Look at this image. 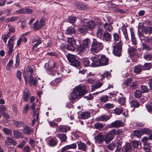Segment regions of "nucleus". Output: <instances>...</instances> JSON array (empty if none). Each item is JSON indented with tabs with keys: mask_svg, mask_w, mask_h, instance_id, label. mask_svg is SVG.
I'll use <instances>...</instances> for the list:
<instances>
[{
	"mask_svg": "<svg viewBox=\"0 0 152 152\" xmlns=\"http://www.w3.org/2000/svg\"><path fill=\"white\" fill-rule=\"evenodd\" d=\"M19 53H17V55L15 56V66L16 67H19L20 66L19 63L20 62V60L19 58Z\"/></svg>",
	"mask_w": 152,
	"mask_h": 152,
	"instance_id": "obj_42",
	"label": "nucleus"
},
{
	"mask_svg": "<svg viewBox=\"0 0 152 152\" xmlns=\"http://www.w3.org/2000/svg\"><path fill=\"white\" fill-rule=\"evenodd\" d=\"M142 31L143 33L145 34L150 35L152 34V27L144 26L142 28Z\"/></svg>",
	"mask_w": 152,
	"mask_h": 152,
	"instance_id": "obj_14",
	"label": "nucleus"
},
{
	"mask_svg": "<svg viewBox=\"0 0 152 152\" xmlns=\"http://www.w3.org/2000/svg\"><path fill=\"white\" fill-rule=\"evenodd\" d=\"M132 150V146L130 143H126L122 148V152H131Z\"/></svg>",
	"mask_w": 152,
	"mask_h": 152,
	"instance_id": "obj_12",
	"label": "nucleus"
},
{
	"mask_svg": "<svg viewBox=\"0 0 152 152\" xmlns=\"http://www.w3.org/2000/svg\"><path fill=\"white\" fill-rule=\"evenodd\" d=\"M45 23V19L44 18L41 19L39 24V27L41 28L43 26L44 23Z\"/></svg>",
	"mask_w": 152,
	"mask_h": 152,
	"instance_id": "obj_62",
	"label": "nucleus"
},
{
	"mask_svg": "<svg viewBox=\"0 0 152 152\" xmlns=\"http://www.w3.org/2000/svg\"><path fill=\"white\" fill-rule=\"evenodd\" d=\"M87 92V90L84 89L80 85L75 87L73 92L71 93V96L69 97V99L72 101L76 99L78 100Z\"/></svg>",
	"mask_w": 152,
	"mask_h": 152,
	"instance_id": "obj_1",
	"label": "nucleus"
},
{
	"mask_svg": "<svg viewBox=\"0 0 152 152\" xmlns=\"http://www.w3.org/2000/svg\"><path fill=\"white\" fill-rule=\"evenodd\" d=\"M83 63L84 64V66L85 67H87L88 66L90 65V62L89 59L86 58V59H84L83 60Z\"/></svg>",
	"mask_w": 152,
	"mask_h": 152,
	"instance_id": "obj_60",
	"label": "nucleus"
},
{
	"mask_svg": "<svg viewBox=\"0 0 152 152\" xmlns=\"http://www.w3.org/2000/svg\"><path fill=\"white\" fill-rule=\"evenodd\" d=\"M104 31L103 29L101 28H98L97 32V36L100 39H102Z\"/></svg>",
	"mask_w": 152,
	"mask_h": 152,
	"instance_id": "obj_25",
	"label": "nucleus"
},
{
	"mask_svg": "<svg viewBox=\"0 0 152 152\" xmlns=\"http://www.w3.org/2000/svg\"><path fill=\"white\" fill-rule=\"evenodd\" d=\"M33 28L34 30L35 31L38 30L39 28H41L39 26V22L37 20L34 23Z\"/></svg>",
	"mask_w": 152,
	"mask_h": 152,
	"instance_id": "obj_51",
	"label": "nucleus"
},
{
	"mask_svg": "<svg viewBox=\"0 0 152 152\" xmlns=\"http://www.w3.org/2000/svg\"><path fill=\"white\" fill-rule=\"evenodd\" d=\"M6 140L10 143L14 145H15L16 144V142L15 140L12 138H10L8 137H6Z\"/></svg>",
	"mask_w": 152,
	"mask_h": 152,
	"instance_id": "obj_52",
	"label": "nucleus"
},
{
	"mask_svg": "<svg viewBox=\"0 0 152 152\" xmlns=\"http://www.w3.org/2000/svg\"><path fill=\"white\" fill-rule=\"evenodd\" d=\"M140 142L136 141H133L132 142V145L134 148H137L139 145Z\"/></svg>",
	"mask_w": 152,
	"mask_h": 152,
	"instance_id": "obj_64",
	"label": "nucleus"
},
{
	"mask_svg": "<svg viewBox=\"0 0 152 152\" xmlns=\"http://www.w3.org/2000/svg\"><path fill=\"white\" fill-rule=\"evenodd\" d=\"M14 124L17 127L20 128L22 126H23L24 128V123L22 122L19 121H15L14 122Z\"/></svg>",
	"mask_w": 152,
	"mask_h": 152,
	"instance_id": "obj_36",
	"label": "nucleus"
},
{
	"mask_svg": "<svg viewBox=\"0 0 152 152\" xmlns=\"http://www.w3.org/2000/svg\"><path fill=\"white\" fill-rule=\"evenodd\" d=\"M121 133V131L115 129L111 130L110 132H108L104 136L105 142L107 144H108L113 140L116 135H119Z\"/></svg>",
	"mask_w": 152,
	"mask_h": 152,
	"instance_id": "obj_3",
	"label": "nucleus"
},
{
	"mask_svg": "<svg viewBox=\"0 0 152 152\" xmlns=\"http://www.w3.org/2000/svg\"><path fill=\"white\" fill-rule=\"evenodd\" d=\"M123 109H119L117 107H116L114 110V113L116 115H119L122 113L123 111Z\"/></svg>",
	"mask_w": 152,
	"mask_h": 152,
	"instance_id": "obj_48",
	"label": "nucleus"
},
{
	"mask_svg": "<svg viewBox=\"0 0 152 152\" xmlns=\"http://www.w3.org/2000/svg\"><path fill=\"white\" fill-rule=\"evenodd\" d=\"M113 41L114 42H116L118 41H121V35L117 33H114L113 34Z\"/></svg>",
	"mask_w": 152,
	"mask_h": 152,
	"instance_id": "obj_26",
	"label": "nucleus"
},
{
	"mask_svg": "<svg viewBox=\"0 0 152 152\" xmlns=\"http://www.w3.org/2000/svg\"><path fill=\"white\" fill-rule=\"evenodd\" d=\"M114 107V105L113 104L107 103L104 104V107L107 109H111L113 108Z\"/></svg>",
	"mask_w": 152,
	"mask_h": 152,
	"instance_id": "obj_54",
	"label": "nucleus"
},
{
	"mask_svg": "<svg viewBox=\"0 0 152 152\" xmlns=\"http://www.w3.org/2000/svg\"><path fill=\"white\" fill-rule=\"evenodd\" d=\"M88 30L87 27L86 26V23H85L84 25H82L79 27L78 31L80 33H84L86 31Z\"/></svg>",
	"mask_w": 152,
	"mask_h": 152,
	"instance_id": "obj_30",
	"label": "nucleus"
},
{
	"mask_svg": "<svg viewBox=\"0 0 152 152\" xmlns=\"http://www.w3.org/2000/svg\"><path fill=\"white\" fill-rule=\"evenodd\" d=\"M116 145L117 144L116 143H112V144L109 145L108 146V148L109 149L112 150L115 148L116 147Z\"/></svg>",
	"mask_w": 152,
	"mask_h": 152,
	"instance_id": "obj_59",
	"label": "nucleus"
},
{
	"mask_svg": "<svg viewBox=\"0 0 152 152\" xmlns=\"http://www.w3.org/2000/svg\"><path fill=\"white\" fill-rule=\"evenodd\" d=\"M13 134L15 137L16 138L19 137L21 134V133L20 132L17 130H15L13 131Z\"/></svg>",
	"mask_w": 152,
	"mask_h": 152,
	"instance_id": "obj_56",
	"label": "nucleus"
},
{
	"mask_svg": "<svg viewBox=\"0 0 152 152\" xmlns=\"http://www.w3.org/2000/svg\"><path fill=\"white\" fill-rule=\"evenodd\" d=\"M41 38L38 37L37 40H36L35 42L37 41L34 46H33L31 48L32 51H34V49L35 48H36L39 44L42 43V41L41 40Z\"/></svg>",
	"mask_w": 152,
	"mask_h": 152,
	"instance_id": "obj_29",
	"label": "nucleus"
},
{
	"mask_svg": "<svg viewBox=\"0 0 152 152\" xmlns=\"http://www.w3.org/2000/svg\"><path fill=\"white\" fill-rule=\"evenodd\" d=\"M18 19V17L17 16H13L10 18H7L5 20V22L7 23L10 22H14Z\"/></svg>",
	"mask_w": 152,
	"mask_h": 152,
	"instance_id": "obj_39",
	"label": "nucleus"
},
{
	"mask_svg": "<svg viewBox=\"0 0 152 152\" xmlns=\"http://www.w3.org/2000/svg\"><path fill=\"white\" fill-rule=\"evenodd\" d=\"M94 139L96 143L99 144L102 143L105 141L104 137L101 134H98L94 137Z\"/></svg>",
	"mask_w": 152,
	"mask_h": 152,
	"instance_id": "obj_11",
	"label": "nucleus"
},
{
	"mask_svg": "<svg viewBox=\"0 0 152 152\" xmlns=\"http://www.w3.org/2000/svg\"><path fill=\"white\" fill-rule=\"evenodd\" d=\"M27 71V72H29L31 74H33L34 72L33 68L30 66H28L26 68Z\"/></svg>",
	"mask_w": 152,
	"mask_h": 152,
	"instance_id": "obj_63",
	"label": "nucleus"
},
{
	"mask_svg": "<svg viewBox=\"0 0 152 152\" xmlns=\"http://www.w3.org/2000/svg\"><path fill=\"white\" fill-rule=\"evenodd\" d=\"M141 130H136L134 131V135L138 138H140L142 135Z\"/></svg>",
	"mask_w": 152,
	"mask_h": 152,
	"instance_id": "obj_44",
	"label": "nucleus"
},
{
	"mask_svg": "<svg viewBox=\"0 0 152 152\" xmlns=\"http://www.w3.org/2000/svg\"><path fill=\"white\" fill-rule=\"evenodd\" d=\"M87 146L86 145L81 142L78 144V148L79 149L85 151L86 150Z\"/></svg>",
	"mask_w": 152,
	"mask_h": 152,
	"instance_id": "obj_38",
	"label": "nucleus"
},
{
	"mask_svg": "<svg viewBox=\"0 0 152 152\" xmlns=\"http://www.w3.org/2000/svg\"><path fill=\"white\" fill-rule=\"evenodd\" d=\"M56 137H58L62 142L66 141L67 137L64 134L61 133L59 134L56 135Z\"/></svg>",
	"mask_w": 152,
	"mask_h": 152,
	"instance_id": "obj_20",
	"label": "nucleus"
},
{
	"mask_svg": "<svg viewBox=\"0 0 152 152\" xmlns=\"http://www.w3.org/2000/svg\"><path fill=\"white\" fill-rule=\"evenodd\" d=\"M80 117L82 119H87L90 117V113L88 112H83L80 115Z\"/></svg>",
	"mask_w": 152,
	"mask_h": 152,
	"instance_id": "obj_32",
	"label": "nucleus"
},
{
	"mask_svg": "<svg viewBox=\"0 0 152 152\" xmlns=\"http://www.w3.org/2000/svg\"><path fill=\"white\" fill-rule=\"evenodd\" d=\"M142 70H143L150 69L151 68V65L150 63H145L143 66H142Z\"/></svg>",
	"mask_w": 152,
	"mask_h": 152,
	"instance_id": "obj_41",
	"label": "nucleus"
},
{
	"mask_svg": "<svg viewBox=\"0 0 152 152\" xmlns=\"http://www.w3.org/2000/svg\"><path fill=\"white\" fill-rule=\"evenodd\" d=\"M102 39L105 40L106 41H110L111 39V34L107 32H105L104 33Z\"/></svg>",
	"mask_w": 152,
	"mask_h": 152,
	"instance_id": "obj_22",
	"label": "nucleus"
},
{
	"mask_svg": "<svg viewBox=\"0 0 152 152\" xmlns=\"http://www.w3.org/2000/svg\"><path fill=\"white\" fill-rule=\"evenodd\" d=\"M140 39L141 40L143 41L145 43H148L152 42L151 37L149 38V37H147L145 36L141 37Z\"/></svg>",
	"mask_w": 152,
	"mask_h": 152,
	"instance_id": "obj_35",
	"label": "nucleus"
},
{
	"mask_svg": "<svg viewBox=\"0 0 152 152\" xmlns=\"http://www.w3.org/2000/svg\"><path fill=\"white\" fill-rule=\"evenodd\" d=\"M30 95V92L28 89L26 88L22 91V98L24 102H28Z\"/></svg>",
	"mask_w": 152,
	"mask_h": 152,
	"instance_id": "obj_8",
	"label": "nucleus"
},
{
	"mask_svg": "<svg viewBox=\"0 0 152 152\" xmlns=\"http://www.w3.org/2000/svg\"><path fill=\"white\" fill-rule=\"evenodd\" d=\"M58 140L56 138H50L48 142V145L50 147H54L57 145Z\"/></svg>",
	"mask_w": 152,
	"mask_h": 152,
	"instance_id": "obj_15",
	"label": "nucleus"
},
{
	"mask_svg": "<svg viewBox=\"0 0 152 152\" xmlns=\"http://www.w3.org/2000/svg\"><path fill=\"white\" fill-rule=\"evenodd\" d=\"M142 47L143 49L145 50H151L152 49V47L149 46L145 43H143L142 44Z\"/></svg>",
	"mask_w": 152,
	"mask_h": 152,
	"instance_id": "obj_55",
	"label": "nucleus"
},
{
	"mask_svg": "<svg viewBox=\"0 0 152 152\" xmlns=\"http://www.w3.org/2000/svg\"><path fill=\"white\" fill-rule=\"evenodd\" d=\"M104 27L105 30L110 32L113 29V26L110 24L106 23L104 24Z\"/></svg>",
	"mask_w": 152,
	"mask_h": 152,
	"instance_id": "obj_34",
	"label": "nucleus"
},
{
	"mask_svg": "<svg viewBox=\"0 0 152 152\" xmlns=\"http://www.w3.org/2000/svg\"><path fill=\"white\" fill-rule=\"evenodd\" d=\"M108 97L107 95H103L100 98V102L102 103H105L108 101Z\"/></svg>",
	"mask_w": 152,
	"mask_h": 152,
	"instance_id": "obj_43",
	"label": "nucleus"
},
{
	"mask_svg": "<svg viewBox=\"0 0 152 152\" xmlns=\"http://www.w3.org/2000/svg\"><path fill=\"white\" fill-rule=\"evenodd\" d=\"M22 75V72L20 70H18L17 71L16 76L17 78L20 82L21 80V76Z\"/></svg>",
	"mask_w": 152,
	"mask_h": 152,
	"instance_id": "obj_58",
	"label": "nucleus"
},
{
	"mask_svg": "<svg viewBox=\"0 0 152 152\" xmlns=\"http://www.w3.org/2000/svg\"><path fill=\"white\" fill-rule=\"evenodd\" d=\"M57 64L54 60L49 61L48 63H45L44 68L48 72H53L55 70L57 67Z\"/></svg>",
	"mask_w": 152,
	"mask_h": 152,
	"instance_id": "obj_7",
	"label": "nucleus"
},
{
	"mask_svg": "<svg viewBox=\"0 0 152 152\" xmlns=\"http://www.w3.org/2000/svg\"><path fill=\"white\" fill-rule=\"evenodd\" d=\"M133 68L134 72L137 74L140 73L142 70H142V66L140 65L134 66Z\"/></svg>",
	"mask_w": 152,
	"mask_h": 152,
	"instance_id": "obj_19",
	"label": "nucleus"
},
{
	"mask_svg": "<svg viewBox=\"0 0 152 152\" xmlns=\"http://www.w3.org/2000/svg\"><path fill=\"white\" fill-rule=\"evenodd\" d=\"M68 61L70 63L71 65L78 68L80 66V62L76 58V56L72 54H69L67 56Z\"/></svg>",
	"mask_w": 152,
	"mask_h": 152,
	"instance_id": "obj_6",
	"label": "nucleus"
},
{
	"mask_svg": "<svg viewBox=\"0 0 152 152\" xmlns=\"http://www.w3.org/2000/svg\"><path fill=\"white\" fill-rule=\"evenodd\" d=\"M134 108H137L140 107V104L139 102L135 100H132L130 102Z\"/></svg>",
	"mask_w": 152,
	"mask_h": 152,
	"instance_id": "obj_31",
	"label": "nucleus"
},
{
	"mask_svg": "<svg viewBox=\"0 0 152 152\" xmlns=\"http://www.w3.org/2000/svg\"><path fill=\"white\" fill-rule=\"evenodd\" d=\"M77 7L79 9L84 10L86 9L87 7L84 3L80 2L77 4Z\"/></svg>",
	"mask_w": 152,
	"mask_h": 152,
	"instance_id": "obj_33",
	"label": "nucleus"
},
{
	"mask_svg": "<svg viewBox=\"0 0 152 152\" xmlns=\"http://www.w3.org/2000/svg\"><path fill=\"white\" fill-rule=\"evenodd\" d=\"M3 131L4 133L7 135L11 134L12 132L11 129L6 128H4L3 129Z\"/></svg>",
	"mask_w": 152,
	"mask_h": 152,
	"instance_id": "obj_50",
	"label": "nucleus"
},
{
	"mask_svg": "<svg viewBox=\"0 0 152 152\" xmlns=\"http://www.w3.org/2000/svg\"><path fill=\"white\" fill-rule=\"evenodd\" d=\"M13 64V61L12 60H10L6 67V69L8 70H11L12 67V65Z\"/></svg>",
	"mask_w": 152,
	"mask_h": 152,
	"instance_id": "obj_49",
	"label": "nucleus"
},
{
	"mask_svg": "<svg viewBox=\"0 0 152 152\" xmlns=\"http://www.w3.org/2000/svg\"><path fill=\"white\" fill-rule=\"evenodd\" d=\"M124 126L123 123L120 120L115 121L110 124L108 126L109 128H118Z\"/></svg>",
	"mask_w": 152,
	"mask_h": 152,
	"instance_id": "obj_10",
	"label": "nucleus"
},
{
	"mask_svg": "<svg viewBox=\"0 0 152 152\" xmlns=\"http://www.w3.org/2000/svg\"><path fill=\"white\" fill-rule=\"evenodd\" d=\"M103 48V46L102 43L98 42L96 39H94L91 44V48L90 49L92 53H97L102 50Z\"/></svg>",
	"mask_w": 152,
	"mask_h": 152,
	"instance_id": "obj_4",
	"label": "nucleus"
},
{
	"mask_svg": "<svg viewBox=\"0 0 152 152\" xmlns=\"http://www.w3.org/2000/svg\"><path fill=\"white\" fill-rule=\"evenodd\" d=\"M142 92L140 90H137L134 92V95L136 98H140L142 96Z\"/></svg>",
	"mask_w": 152,
	"mask_h": 152,
	"instance_id": "obj_40",
	"label": "nucleus"
},
{
	"mask_svg": "<svg viewBox=\"0 0 152 152\" xmlns=\"http://www.w3.org/2000/svg\"><path fill=\"white\" fill-rule=\"evenodd\" d=\"M115 44V45L113 47V53L116 56L120 57L121 55V52L122 49L123 43L122 41L120 40L118 42Z\"/></svg>",
	"mask_w": 152,
	"mask_h": 152,
	"instance_id": "obj_5",
	"label": "nucleus"
},
{
	"mask_svg": "<svg viewBox=\"0 0 152 152\" xmlns=\"http://www.w3.org/2000/svg\"><path fill=\"white\" fill-rule=\"evenodd\" d=\"M132 80L131 78H128L126 80H125L122 83V85L126 86H128L129 85V84L132 82Z\"/></svg>",
	"mask_w": 152,
	"mask_h": 152,
	"instance_id": "obj_45",
	"label": "nucleus"
},
{
	"mask_svg": "<svg viewBox=\"0 0 152 152\" xmlns=\"http://www.w3.org/2000/svg\"><path fill=\"white\" fill-rule=\"evenodd\" d=\"M86 23L87 29L92 30L96 26V24L93 20H90L89 22H86Z\"/></svg>",
	"mask_w": 152,
	"mask_h": 152,
	"instance_id": "obj_16",
	"label": "nucleus"
},
{
	"mask_svg": "<svg viewBox=\"0 0 152 152\" xmlns=\"http://www.w3.org/2000/svg\"><path fill=\"white\" fill-rule=\"evenodd\" d=\"M77 17L74 16L73 15L69 16L67 19V21L72 24H74L77 21Z\"/></svg>",
	"mask_w": 152,
	"mask_h": 152,
	"instance_id": "obj_24",
	"label": "nucleus"
},
{
	"mask_svg": "<svg viewBox=\"0 0 152 152\" xmlns=\"http://www.w3.org/2000/svg\"><path fill=\"white\" fill-rule=\"evenodd\" d=\"M70 129L71 128L69 126L61 125L58 127V131L60 132L66 133L67 132L70 131Z\"/></svg>",
	"mask_w": 152,
	"mask_h": 152,
	"instance_id": "obj_17",
	"label": "nucleus"
},
{
	"mask_svg": "<svg viewBox=\"0 0 152 152\" xmlns=\"http://www.w3.org/2000/svg\"><path fill=\"white\" fill-rule=\"evenodd\" d=\"M122 30L123 33L124 35L126 40H129L128 35L127 33V29L125 26H123L122 27Z\"/></svg>",
	"mask_w": 152,
	"mask_h": 152,
	"instance_id": "obj_37",
	"label": "nucleus"
},
{
	"mask_svg": "<svg viewBox=\"0 0 152 152\" xmlns=\"http://www.w3.org/2000/svg\"><path fill=\"white\" fill-rule=\"evenodd\" d=\"M91 60L92 61L91 65L92 66L97 67L101 66V61L98 56L91 58Z\"/></svg>",
	"mask_w": 152,
	"mask_h": 152,
	"instance_id": "obj_9",
	"label": "nucleus"
},
{
	"mask_svg": "<svg viewBox=\"0 0 152 152\" xmlns=\"http://www.w3.org/2000/svg\"><path fill=\"white\" fill-rule=\"evenodd\" d=\"M101 63V66H104L107 65L109 61V59L107 58L105 55L101 56L99 58Z\"/></svg>",
	"mask_w": 152,
	"mask_h": 152,
	"instance_id": "obj_13",
	"label": "nucleus"
},
{
	"mask_svg": "<svg viewBox=\"0 0 152 152\" xmlns=\"http://www.w3.org/2000/svg\"><path fill=\"white\" fill-rule=\"evenodd\" d=\"M104 127V125L102 124L99 122H97L94 124V128L95 129L100 131L102 130Z\"/></svg>",
	"mask_w": 152,
	"mask_h": 152,
	"instance_id": "obj_27",
	"label": "nucleus"
},
{
	"mask_svg": "<svg viewBox=\"0 0 152 152\" xmlns=\"http://www.w3.org/2000/svg\"><path fill=\"white\" fill-rule=\"evenodd\" d=\"M140 87L142 90V93H146L148 92L149 89L147 86L144 85H141Z\"/></svg>",
	"mask_w": 152,
	"mask_h": 152,
	"instance_id": "obj_53",
	"label": "nucleus"
},
{
	"mask_svg": "<svg viewBox=\"0 0 152 152\" xmlns=\"http://www.w3.org/2000/svg\"><path fill=\"white\" fill-rule=\"evenodd\" d=\"M68 44H63L61 45V48L64 50H66L74 51L75 50L76 40L73 38L71 37L68 39Z\"/></svg>",
	"mask_w": 152,
	"mask_h": 152,
	"instance_id": "obj_2",
	"label": "nucleus"
},
{
	"mask_svg": "<svg viewBox=\"0 0 152 152\" xmlns=\"http://www.w3.org/2000/svg\"><path fill=\"white\" fill-rule=\"evenodd\" d=\"M25 127L24 128L23 132L25 134H31L34 132V130L29 126H25Z\"/></svg>",
	"mask_w": 152,
	"mask_h": 152,
	"instance_id": "obj_18",
	"label": "nucleus"
},
{
	"mask_svg": "<svg viewBox=\"0 0 152 152\" xmlns=\"http://www.w3.org/2000/svg\"><path fill=\"white\" fill-rule=\"evenodd\" d=\"M144 58L147 60L149 61L152 58V55L150 54H145L144 56Z\"/></svg>",
	"mask_w": 152,
	"mask_h": 152,
	"instance_id": "obj_61",
	"label": "nucleus"
},
{
	"mask_svg": "<svg viewBox=\"0 0 152 152\" xmlns=\"http://www.w3.org/2000/svg\"><path fill=\"white\" fill-rule=\"evenodd\" d=\"M66 32L67 34L72 35L75 33V30L74 27L72 26H69L67 28Z\"/></svg>",
	"mask_w": 152,
	"mask_h": 152,
	"instance_id": "obj_23",
	"label": "nucleus"
},
{
	"mask_svg": "<svg viewBox=\"0 0 152 152\" xmlns=\"http://www.w3.org/2000/svg\"><path fill=\"white\" fill-rule=\"evenodd\" d=\"M101 76L102 77L105 78L107 77V78H110L111 76V75L109 72H105L103 74L101 75Z\"/></svg>",
	"mask_w": 152,
	"mask_h": 152,
	"instance_id": "obj_57",
	"label": "nucleus"
},
{
	"mask_svg": "<svg viewBox=\"0 0 152 152\" xmlns=\"http://www.w3.org/2000/svg\"><path fill=\"white\" fill-rule=\"evenodd\" d=\"M118 101L121 105H124L126 102V98L125 97H119Z\"/></svg>",
	"mask_w": 152,
	"mask_h": 152,
	"instance_id": "obj_46",
	"label": "nucleus"
},
{
	"mask_svg": "<svg viewBox=\"0 0 152 152\" xmlns=\"http://www.w3.org/2000/svg\"><path fill=\"white\" fill-rule=\"evenodd\" d=\"M91 43L90 39L88 38H86L83 41L82 44L86 48H88L90 47Z\"/></svg>",
	"mask_w": 152,
	"mask_h": 152,
	"instance_id": "obj_21",
	"label": "nucleus"
},
{
	"mask_svg": "<svg viewBox=\"0 0 152 152\" xmlns=\"http://www.w3.org/2000/svg\"><path fill=\"white\" fill-rule=\"evenodd\" d=\"M86 48L82 44L77 48V51L80 53H83L85 51Z\"/></svg>",
	"mask_w": 152,
	"mask_h": 152,
	"instance_id": "obj_28",
	"label": "nucleus"
},
{
	"mask_svg": "<svg viewBox=\"0 0 152 152\" xmlns=\"http://www.w3.org/2000/svg\"><path fill=\"white\" fill-rule=\"evenodd\" d=\"M141 130L142 135L144 134L149 135L151 133V130L148 128H143Z\"/></svg>",
	"mask_w": 152,
	"mask_h": 152,
	"instance_id": "obj_47",
	"label": "nucleus"
}]
</instances>
